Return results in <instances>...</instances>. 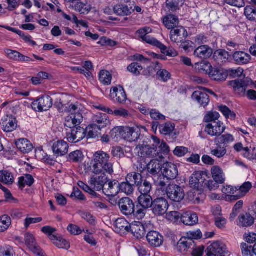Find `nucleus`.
Here are the masks:
<instances>
[{
  "label": "nucleus",
  "instance_id": "nucleus-9",
  "mask_svg": "<svg viewBox=\"0 0 256 256\" xmlns=\"http://www.w3.org/2000/svg\"><path fill=\"white\" fill-rule=\"evenodd\" d=\"M169 204L166 199L160 198L155 199L153 202L152 210L157 216H162L166 213Z\"/></svg>",
  "mask_w": 256,
  "mask_h": 256
},
{
  "label": "nucleus",
  "instance_id": "nucleus-11",
  "mask_svg": "<svg viewBox=\"0 0 256 256\" xmlns=\"http://www.w3.org/2000/svg\"><path fill=\"white\" fill-rule=\"evenodd\" d=\"M110 96L112 100L118 104L124 103L127 99L126 92L120 86L112 87L110 90Z\"/></svg>",
  "mask_w": 256,
  "mask_h": 256
},
{
  "label": "nucleus",
  "instance_id": "nucleus-56",
  "mask_svg": "<svg viewBox=\"0 0 256 256\" xmlns=\"http://www.w3.org/2000/svg\"><path fill=\"white\" fill-rule=\"evenodd\" d=\"M148 209L137 204L136 206H134V212L132 214L138 219H142L146 216Z\"/></svg>",
  "mask_w": 256,
  "mask_h": 256
},
{
  "label": "nucleus",
  "instance_id": "nucleus-44",
  "mask_svg": "<svg viewBox=\"0 0 256 256\" xmlns=\"http://www.w3.org/2000/svg\"><path fill=\"white\" fill-rule=\"evenodd\" d=\"M0 182L8 185L12 184L14 182L13 174L8 170L0 171Z\"/></svg>",
  "mask_w": 256,
  "mask_h": 256
},
{
  "label": "nucleus",
  "instance_id": "nucleus-4",
  "mask_svg": "<svg viewBox=\"0 0 256 256\" xmlns=\"http://www.w3.org/2000/svg\"><path fill=\"white\" fill-rule=\"evenodd\" d=\"M252 188V183L248 182L244 183L240 186L236 187L234 188L232 186H227L226 188L224 187L222 189V192L227 195L234 194L231 196V200H236L244 196Z\"/></svg>",
  "mask_w": 256,
  "mask_h": 256
},
{
  "label": "nucleus",
  "instance_id": "nucleus-47",
  "mask_svg": "<svg viewBox=\"0 0 256 256\" xmlns=\"http://www.w3.org/2000/svg\"><path fill=\"white\" fill-rule=\"evenodd\" d=\"M138 187L140 195L150 194L152 190V184L146 180H143Z\"/></svg>",
  "mask_w": 256,
  "mask_h": 256
},
{
  "label": "nucleus",
  "instance_id": "nucleus-35",
  "mask_svg": "<svg viewBox=\"0 0 256 256\" xmlns=\"http://www.w3.org/2000/svg\"><path fill=\"white\" fill-rule=\"evenodd\" d=\"M17 148L23 153H28L33 149L31 142L26 138H21L16 142Z\"/></svg>",
  "mask_w": 256,
  "mask_h": 256
},
{
  "label": "nucleus",
  "instance_id": "nucleus-7",
  "mask_svg": "<svg viewBox=\"0 0 256 256\" xmlns=\"http://www.w3.org/2000/svg\"><path fill=\"white\" fill-rule=\"evenodd\" d=\"M207 256H226L228 254L226 246L222 242H215L206 250Z\"/></svg>",
  "mask_w": 256,
  "mask_h": 256
},
{
  "label": "nucleus",
  "instance_id": "nucleus-2",
  "mask_svg": "<svg viewBox=\"0 0 256 256\" xmlns=\"http://www.w3.org/2000/svg\"><path fill=\"white\" fill-rule=\"evenodd\" d=\"M152 32V29L150 28L145 26L138 30L136 32V35L142 42L160 48L161 52L167 56H175L177 55L176 50L170 48L168 49L166 46L159 40L148 36V34Z\"/></svg>",
  "mask_w": 256,
  "mask_h": 256
},
{
  "label": "nucleus",
  "instance_id": "nucleus-24",
  "mask_svg": "<svg viewBox=\"0 0 256 256\" xmlns=\"http://www.w3.org/2000/svg\"><path fill=\"white\" fill-rule=\"evenodd\" d=\"M2 128L6 132H10L14 130L18 126V124L15 118L6 116L2 119Z\"/></svg>",
  "mask_w": 256,
  "mask_h": 256
},
{
  "label": "nucleus",
  "instance_id": "nucleus-1",
  "mask_svg": "<svg viewBox=\"0 0 256 256\" xmlns=\"http://www.w3.org/2000/svg\"><path fill=\"white\" fill-rule=\"evenodd\" d=\"M90 170L94 174L112 175L114 164L110 155L102 150L95 152L90 162Z\"/></svg>",
  "mask_w": 256,
  "mask_h": 256
},
{
  "label": "nucleus",
  "instance_id": "nucleus-23",
  "mask_svg": "<svg viewBox=\"0 0 256 256\" xmlns=\"http://www.w3.org/2000/svg\"><path fill=\"white\" fill-rule=\"evenodd\" d=\"M83 120L82 114L69 116L66 117L64 125L66 126L71 128V130L78 127Z\"/></svg>",
  "mask_w": 256,
  "mask_h": 256
},
{
  "label": "nucleus",
  "instance_id": "nucleus-29",
  "mask_svg": "<svg viewBox=\"0 0 256 256\" xmlns=\"http://www.w3.org/2000/svg\"><path fill=\"white\" fill-rule=\"evenodd\" d=\"M120 183L116 180H110L108 182V188H104V192L108 196H115L120 192Z\"/></svg>",
  "mask_w": 256,
  "mask_h": 256
},
{
  "label": "nucleus",
  "instance_id": "nucleus-51",
  "mask_svg": "<svg viewBox=\"0 0 256 256\" xmlns=\"http://www.w3.org/2000/svg\"><path fill=\"white\" fill-rule=\"evenodd\" d=\"M174 124L171 122H166L164 124H160L158 127L160 134L168 135L171 134L174 129Z\"/></svg>",
  "mask_w": 256,
  "mask_h": 256
},
{
  "label": "nucleus",
  "instance_id": "nucleus-27",
  "mask_svg": "<svg viewBox=\"0 0 256 256\" xmlns=\"http://www.w3.org/2000/svg\"><path fill=\"white\" fill-rule=\"evenodd\" d=\"M192 98L196 100L201 106L204 108L210 102V98L208 94L200 90L194 92L192 95Z\"/></svg>",
  "mask_w": 256,
  "mask_h": 256
},
{
  "label": "nucleus",
  "instance_id": "nucleus-30",
  "mask_svg": "<svg viewBox=\"0 0 256 256\" xmlns=\"http://www.w3.org/2000/svg\"><path fill=\"white\" fill-rule=\"evenodd\" d=\"M154 184L157 186L158 190H166V188L170 184V180L162 174L158 176L153 177Z\"/></svg>",
  "mask_w": 256,
  "mask_h": 256
},
{
  "label": "nucleus",
  "instance_id": "nucleus-62",
  "mask_svg": "<svg viewBox=\"0 0 256 256\" xmlns=\"http://www.w3.org/2000/svg\"><path fill=\"white\" fill-rule=\"evenodd\" d=\"M154 142L158 145L160 144L159 148L161 152L164 154H168L170 152L169 147L166 143L164 141L160 142V140L156 136L152 137Z\"/></svg>",
  "mask_w": 256,
  "mask_h": 256
},
{
  "label": "nucleus",
  "instance_id": "nucleus-60",
  "mask_svg": "<svg viewBox=\"0 0 256 256\" xmlns=\"http://www.w3.org/2000/svg\"><path fill=\"white\" fill-rule=\"evenodd\" d=\"M219 110L226 118L234 119L236 116L235 113L230 110V108L226 106L222 105L220 106Z\"/></svg>",
  "mask_w": 256,
  "mask_h": 256
},
{
  "label": "nucleus",
  "instance_id": "nucleus-22",
  "mask_svg": "<svg viewBox=\"0 0 256 256\" xmlns=\"http://www.w3.org/2000/svg\"><path fill=\"white\" fill-rule=\"evenodd\" d=\"M212 49L207 45H202L196 48L194 52V55L201 59L209 58L212 54Z\"/></svg>",
  "mask_w": 256,
  "mask_h": 256
},
{
  "label": "nucleus",
  "instance_id": "nucleus-58",
  "mask_svg": "<svg viewBox=\"0 0 256 256\" xmlns=\"http://www.w3.org/2000/svg\"><path fill=\"white\" fill-rule=\"evenodd\" d=\"M220 114L216 112H209L204 118V120L207 123L216 122L218 120Z\"/></svg>",
  "mask_w": 256,
  "mask_h": 256
},
{
  "label": "nucleus",
  "instance_id": "nucleus-34",
  "mask_svg": "<svg viewBox=\"0 0 256 256\" xmlns=\"http://www.w3.org/2000/svg\"><path fill=\"white\" fill-rule=\"evenodd\" d=\"M212 178L220 184H224L225 182V176L222 168L218 166H213L211 168Z\"/></svg>",
  "mask_w": 256,
  "mask_h": 256
},
{
  "label": "nucleus",
  "instance_id": "nucleus-12",
  "mask_svg": "<svg viewBox=\"0 0 256 256\" xmlns=\"http://www.w3.org/2000/svg\"><path fill=\"white\" fill-rule=\"evenodd\" d=\"M188 36L187 30L182 26H178L172 30L170 32L171 40L178 45L179 42L184 40Z\"/></svg>",
  "mask_w": 256,
  "mask_h": 256
},
{
  "label": "nucleus",
  "instance_id": "nucleus-57",
  "mask_svg": "<svg viewBox=\"0 0 256 256\" xmlns=\"http://www.w3.org/2000/svg\"><path fill=\"white\" fill-rule=\"evenodd\" d=\"M184 0H166L167 7L171 10H176L178 9L180 6L184 4Z\"/></svg>",
  "mask_w": 256,
  "mask_h": 256
},
{
  "label": "nucleus",
  "instance_id": "nucleus-6",
  "mask_svg": "<svg viewBox=\"0 0 256 256\" xmlns=\"http://www.w3.org/2000/svg\"><path fill=\"white\" fill-rule=\"evenodd\" d=\"M166 192L170 200L176 202H180L185 196L183 188L180 186L174 184L168 186Z\"/></svg>",
  "mask_w": 256,
  "mask_h": 256
},
{
  "label": "nucleus",
  "instance_id": "nucleus-48",
  "mask_svg": "<svg viewBox=\"0 0 256 256\" xmlns=\"http://www.w3.org/2000/svg\"><path fill=\"white\" fill-rule=\"evenodd\" d=\"M10 217L7 214H4L0 217V232H3L8 229L11 225Z\"/></svg>",
  "mask_w": 256,
  "mask_h": 256
},
{
  "label": "nucleus",
  "instance_id": "nucleus-52",
  "mask_svg": "<svg viewBox=\"0 0 256 256\" xmlns=\"http://www.w3.org/2000/svg\"><path fill=\"white\" fill-rule=\"evenodd\" d=\"M84 158L83 153L80 150H75L70 153L68 160L73 162H81Z\"/></svg>",
  "mask_w": 256,
  "mask_h": 256
},
{
  "label": "nucleus",
  "instance_id": "nucleus-40",
  "mask_svg": "<svg viewBox=\"0 0 256 256\" xmlns=\"http://www.w3.org/2000/svg\"><path fill=\"white\" fill-rule=\"evenodd\" d=\"M126 180L132 184L134 186L136 185L137 186L143 181L142 174L136 172L128 174L126 178Z\"/></svg>",
  "mask_w": 256,
  "mask_h": 256
},
{
  "label": "nucleus",
  "instance_id": "nucleus-49",
  "mask_svg": "<svg viewBox=\"0 0 256 256\" xmlns=\"http://www.w3.org/2000/svg\"><path fill=\"white\" fill-rule=\"evenodd\" d=\"M195 66L196 68L200 72H204L208 74L212 68L211 64L206 61H202L200 62L196 63Z\"/></svg>",
  "mask_w": 256,
  "mask_h": 256
},
{
  "label": "nucleus",
  "instance_id": "nucleus-45",
  "mask_svg": "<svg viewBox=\"0 0 256 256\" xmlns=\"http://www.w3.org/2000/svg\"><path fill=\"white\" fill-rule=\"evenodd\" d=\"M120 192L124 193L126 195L132 194L134 191V186L130 182L126 180V182L120 183L119 184Z\"/></svg>",
  "mask_w": 256,
  "mask_h": 256
},
{
  "label": "nucleus",
  "instance_id": "nucleus-38",
  "mask_svg": "<svg viewBox=\"0 0 256 256\" xmlns=\"http://www.w3.org/2000/svg\"><path fill=\"white\" fill-rule=\"evenodd\" d=\"M254 221V218L250 214L246 213L239 217L238 225L240 227H248L252 226Z\"/></svg>",
  "mask_w": 256,
  "mask_h": 256
},
{
  "label": "nucleus",
  "instance_id": "nucleus-17",
  "mask_svg": "<svg viewBox=\"0 0 256 256\" xmlns=\"http://www.w3.org/2000/svg\"><path fill=\"white\" fill-rule=\"evenodd\" d=\"M24 240L26 245L28 248L35 254H41L40 248L36 242V239L30 233H26L24 235Z\"/></svg>",
  "mask_w": 256,
  "mask_h": 256
},
{
  "label": "nucleus",
  "instance_id": "nucleus-21",
  "mask_svg": "<svg viewBox=\"0 0 256 256\" xmlns=\"http://www.w3.org/2000/svg\"><path fill=\"white\" fill-rule=\"evenodd\" d=\"M130 232L137 238H142L144 237L146 230L143 224L140 222H134L130 224Z\"/></svg>",
  "mask_w": 256,
  "mask_h": 256
},
{
  "label": "nucleus",
  "instance_id": "nucleus-26",
  "mask_svg": "<svg viewBox=\"0 0 256 256\" xmlns=\"http://www.w3.org/2000/svg\"><path fill=\"white\" fill-rule=\"evenodd\" d=\"M113 10L115 14L122 16H130L134 12L132 6L125 4H118L114 6Z\"/></svg>",
  "mask_w": 256,
  "mask_h": 256
},
{
  "label": "nucleus",
  "instance_id": "nucleus-32",
  "mask_svg": "<svg viewBox=\"0 0 256 256\" xmlns=\"http://www.w3.org/2000/svg\"><path fill=\"white\" fill-rule=\"evenodd\" d=\"M163 23L168 29L172 30L178 26L179 20L175 15L168 14L163 18Z\"/></svg>",
  "mask_w": 256,
  "mask_h": 256
},
{
  "label": "nucleus",
  "instance_id": "nucleus-3",
  "mask_svg": "<svg viewBox=\"0 0 256 256\" xmlns=\"http://www.w3.org/2000/svg\"><path fill=\"white\" fill-rule=\"evenodd\" d=\"M111 135L117 139L122 138L128 142H133L140 138V130L138 127H116L112 130Z\"/></svg>",
  "mask_w": 256,
  "mask_h": 256
},
{
  "label": "nucleus",
  "instance_id": "nucleus-42",
  "mask_svg": "<svg viewBox=\"0 0 256 256\" xmlns=\"http://www.w3.org/2000/svg\"><path fill=\"white\" fill-rule=\"evenodd\" d=\"M34 182V178L32 175L26 174L18 178V185L20 188L22 190L26 185L29 186H32Z\"/></svg>",
  "mask_w": 256,
  "mask_h": 256
},
{
  "label": "nucleus",
  "instance_id": "nucleus-50",
  "mask_svg": "<svg viewBox=\"0 0 256 256\" xmlns=\"http://www.w3.org/2000/svg\"><path fill=\"white\" fill-rule=\"evenodd\" d=\"M216 147L211 150L210 154L218 158L224 157L226 154L227 150L225 146H222L218 143H216Z\"/></svg>",
  "mask_w": 256,
  "mask_h": 256
},
{
  "label": "nucleus",
  "instance_id": "nucleus-41",
  "mask_svg": "<svg viewBox=\"0 0 256 256\" xmlns=\"http://www.w3.org/2000/svg\"><path fill=\"white\" fill-rule=\"evenodd\" d=\"M153 202L150 194L140 195L138 198V204L148 209L152 207Z\"/></svg>",
  "mask_w": 256,
  "mask_h": 256
},
{
  "label": "nucleus",
  "instance_id": "nucleus-61",
  "mask_svg": "<svg viewBox=\"0 0 256 256\" xmlns=\"http://www.w3.org/2000/svg\"><path fill=\"white\" fill-rule=\"evenodd\" d=\"M158 79L164 82H166L171 78L170 74L166 70H159L156 74Z\"/></svg>",
  "mask_w": 256,
  "mask_h": 256
},
{
  "label": "nucleus",
  "instance_id": "nucleus-5",
  "mask_svg": "<svg viewBox=\"0 0 256 256\" xmlns=\"http://www.w3.org/2000/svg\"><path fill=\"white\" fill-rule=\"evenodd\" d=\"M52 106V99L48 95H44L34 100L32 108L36 112L46 111Z\"/></svg>",
  "mask_w": 256,
  "mask_h": 256
},
{
  "label": "nucleus",
  "instance_id": "nucleus-13",
  "mask_svg": "<svg viewBox=\"0 0 256 256\" xmlns=\"http://www.w3.org/2000/svg\"><path fill=\"white\" fill-rule=\"evenodd\" d=\"M234 92L240 96L246 95V90L248 85V82L245 80H237L230 82Z\"/></svg>",
  "mask_w": 256,
  "mask_h": 256
},
{
  "label": "nucleus",
  "instance_id": "nucleus-55",
  "mask_svg": "<svg viewBox=\"0 0 256 256\" xmlns=\"http://www.w3.org/2000/svg\"><path fill=\"white\" fill-rule=\"evenodd\" d=\"M75 10L81 14H88L91 10V6L88 4L78 2L74 6Z\"/></svg>",
  "mask_w": 256,
  "mask_h": 256
},
{
  "label": "nucleus",
  "instance_id": "nucleus-33",
  "mask_svg": "<svg viewBox=\"0 0 256 256\" xmlns=\"http://www.w3.org/2000/svg\"><path fill=\"white\" fill-rule=\"evenodd\" d=\"M162 170V164L157 160H152L148 164V172L154 177L158 176Z\"/></svg>",
  "mask_w": 256,
  "mask_h": 256
},
{
  "label": "nucleus",
  "instance_id": "nucleus-36",
  "mask_svg": "<svg viewBox=\"0 0 256 256\" xmlns=\"http://www.w3.org/2000/svg\"><path fill=\"white\" fill-rule=\"evenodd\" d=\"M208 75L212 80L216 81L224 80L227 78V74L219 68H212Z\"/></svg>",
  "mask_w": 256,
  "mask_h": 256
},
{
  "label": "nucleus",
  "instance_id": "nucleus-46",
  "mask_svg": "<svg viewBox=\"0 0 256 256\" xmlns=\"http://www.w3.org/2000/svg\"><path fill=\"white\" fill-rule=\"evenodd\" d=\"M80 107V104L78 102L70 104L68 106H66L64 112L70 113V116L82 114Z\"/></svg>",
  "mask_w": 256,
  "mask_h": 256
},
{
  "label": "nucleus",
  "instance_id": "nucleus-20",
  "mask_svg": "<svg viewBox=\"0 0 256 256\" xmlns=\"http://www.w3.org/2000/svg\"><path fill=\"white\" fill-rule=\"evenodd\" d=\"M146 239L148 243L154 247L160 246L163 242V237L156 231H150L146 236Z\"/></svg>",
  "mask_w": 256,
  "mask_h": 256
},
{
  "label": "nucleus",
  "instance_id": "nucleus-53",
  "mask_svg": "<svg viewBox=\"0 0 256 256\" xmlns=\"http://www.w3.org/2000/svg\"><path fill=\"white\" fill-rule=\"evenodd\" d=\"M99 80L104 85H109L111 84L112 76L109 72L102 70L99 74Z\"/></svg>",
  "mask_w": 256,
  "mask_h": 256
},
{
  "label": "nucleus",
  "instance_id": "nucleus-28",
  "mask_svg": "<svg viewBox=\"0 0 256 256\" xmlns=\"http://www.w3.org/2000/svg\"><path fill=\"white\" fill-rule=\"evenodd\" d=\"M181 221L185 225L193 226L198 223V216L195 212H187L182 215Z\"/></svg>",
  "mask_w": 256,
  "mask_h": 256
},
{
  "label": "nucleus",
  "instance_id": "nucleus-54",
  "mask_svg": "<svg viewBox=\"0 0 256 256\" xmlns=\"http://www.w3.org/2000/svg\"><path fill=\"white\" fill-rule=\"evenodd\" d=\"M75 130V138L72 140V143H77L86 136V130L84 128L78 126L74 128Z\"/></svg>",
  "mask_w": 256,
  "mask_h": 256
},
{
  "label": "nucleus",
  "instance_id": "nucleus-43",
  "mask_svg": "<svg viewBox=\"0 0 256 256\" xmlns=\"http://www.w3.org/2000/svg\"><path fill=\"white\" fill-rule=\"evenodd\" d=\"M234 141V137L232 135L228 134L220 135L218 138L214 140L215 143H218L220 144H223V146L226 147L229 144Z\"/></svg>",
  "mask_w": 256,
  "mask_h": 256
},
{
  "label": "nucleus",
  "instance_id": "nucleus-14",
  "mask_svg": "<svg viewBox=\"0 0 256 256\" xmlns=\"http://www.w3.org/2000/svg\"><path fill=\"white\" fill-rule=\"evenodd\" d=\"M68 144L64 140H58L54 142L52 150L55 156H62L66 154L68 150Z\"/></svg>",
  "mask_w": 256,
  "mask_h": 256
},
{
  "label": "nucleus",
  "instance_id": "nucleus-16",
  "mask_svg": "<svg viewBox=\"0 0 256 256\" xmlns=\"http://www.w3.org/2000/svg\"><path fill=\"white\" fill-rule=\"evenodd\" d=\"M194 246L195 244L192 239L182 238L178 242L176 248L178 252L183 254H186L187 252H190V250L194 248Z\"/></svg>",
  "mask_w": 256,
  "mask_h": 256
},
{
  "label": "nucleus",
  "instance_id": "nucleus-37",
  "mask_svg": "<svg viewBox=\"0 0 256 256\" xmlns=\"http://www.w3.org/2000/svg\"><path fill=\"white\" fill-rule=\"evenodd\" d=\"M233 58L234 60L238 64H246L250 60L251 57L250 54L244 52H236L234 54Z\"/></svg>",
  "mask_w": 256,
  "mask_h": 256
},
{
  "label": "nucleus",
  "instance_id": "nucleus-39",
  "mask_svg": "<svg viewBox=\"0 0 256 256\" xmlns=\"http://www.w3.org/2000/svg\"><path fill=\"white\" fill-rule=\"evenodd\" d=\"M86 134L87 138H95L100 134L101 128L92 123L88 126L86 129Z\"/></svg>",
  "mask_w": 256,
  "mask_h": 256
},
{
  "label": "nucleus",
  "instance_id": "nucleus-8",
  "mask_svg": "<svg viewBox=\"0 0 256 256\" xmlns=\"http://www.w3.org/2000/svg\"><path fill=\"white\" fill-rule=\"evenodd\" d=\"M226 127L220 120L208 123L205 128V132L212 136H219L224 131Z\"/></svg>",
  "mask_w": 256,
  "mask_h": 256
},
{
  "label": "nucleus",
  "instance_id": "nucleus-18",
  "mask_svg": "<svg viewBox=\"0 0 256 256\" xmlns=\"http://www.w3.org/2000/svg\"><path fill=\"white\" fill-rule=\"evenodd\" d=\"M162 174L170 180H173L178 176V169L177 166L172 162H167L164 164Z\"/></svg>",
  "mask_w": 256,
  "mask_h": 256
},
{
  "label": "nucleus",
  "instance_id": "nucleus-25",
  "mask_svg": "<svg viewBox=\"0 0 256 256\" xmlns=\"http://www.w3.org/2000/svg\"><path fill=\"white\" fill-rule=\"evenodd\" d=\"M139 154H141V157L145 156L150 158L156 157L158 154L157 146L155 144L144 145L141 147Z\"/></svg>",
  "mask_w": 256,
  "mask_h": 256
},
{
  "label": "nucleus",
  "instance_id": "nucleus-64",
  "mask_svg": "<svg viewBox=\"0 0 256 256\" xmlns=\"http://www.w3.org/2000/svg\"><path fill=\"white\" fill-rule=\"evenodd\" d=\"M229 54L225 50H216L214 54V57H216L218 59L222 62H226L228 58Z\"/></svg>",
  "mask_w": 256,
  "mask_h": 256
},
{
  "label": "nucleus",
  "instance_id": "nucleus-15",
  "mask_svg": "<svg viewBox=\"0 0 256 256\" xmlns=\"http://www.w3.org/2000/svg\"><path fill=\"white\" fill-rule=\"evenodd\" d=\"M108 178L106 175H102L98 176H92L90 177L88 182L89 185L93 188L96 191H100L103 190L105 184L107 182Z\"/></svg>",
  "mask_w": 256,
  "mask_h": 256
},
{
  "label": "nucleus",
  "instance_id": "nucleus-19",
  "mask_svg": "<svg viewBox=\"0 0 256 256\" xmlns=\"http://www.w3.org/2000/svg\"><path fill=\"white\" fill-rule=\"evenodd\" d=\"M92 123L100 128L106 127L110 124L108 116L106 114L98 112L94 114L92 118Z\"/></svg>",
  "mask_w": 256,
  "mask_h": 256
},
{
  "label": "nucleus",
  "instance_id": "nucleus-59",
  "mask_svg": "<svg viewBox=\"0 0 256 256\" xmlns=\"http://www.w3.org/2000/svg\"><path fill=\"white\" fill-rule=\"evenodd\" d=\"M127 70L132 74L138 76L140 74V72L142 70V67L138 63L133 62L128 66Z\"/></svg>",
  "mask_w": 256,
  "mask_h": 256
},
{
  "label": "nucleus",
  "instance_id": "nucleus-31",
  "mask_svg": "<svg viewBox=\"0 0 256 256\" xmlns=\"http://www.w3.org/2000/svg\"><path fill=\"white\" fill-rule=\"evenodd\" d=\"M116 232L118 233L130 232V224L124 218H119L115 222Z\"/></svg>",
  "mask_w": 256,
  "mask_h": 256
},
{
  "label": "nucleus",
  "instance_id": "nucleus-63",
  "mask_svg": "<svg viewBox=\"0 0 256 256\" xmlns=\"http://www.w3.org/2000/svg\"><path fill=\"white\" fill-rule=\"evenodd\" d=\"M182 215L178 212L172 211L168 212L166 218L168 221L174 223L177 222L180 218L181 219Z\"/></svg>",
  "mask_w": 256,
  "mask_h": 256
},
{
  "label": "nucleus",
  "instance_id": "nucleus-10",
  "mask_svg": "<svg viewBox=\"0 0 256 256\" xmlns=\"http://www.w3.org/2000/svg\"><path fill=\"white\" fill-rule=\"evenodd\" d=\"M118 205L121 212L126 216H130L134 212V204L132 200L128 197L120 198Z\"/></svg>",
  "mask_w": 256,
  "mask_h": 256
}]
</instances>
